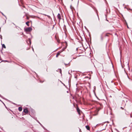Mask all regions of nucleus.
Returning a JSON list of instances; mask_svg holds the SVG:
<instances>
[{"label": "nucleus", "mask_w": 132, "mask_h": 132, "mask_svg": "<svg viewBox=\"0 0 132 132\" xmlns=\"http://www.w3.org/2000/svg\"><path fill=\"white\" fill-rule=\"evenodd\" d=\"M32 29L31 27H28L25 29V31L27 32H29L32 30Z\"/></svg>", "instance_id": "f257e3e1"}, {"label": "nucleus", "mask_w": 132, "mask_h": 132, "mask_svg": "<svg viewBox=\"0 0 132 132\" xmlns=\"http://www.w3.org/2000/svg\"><path fill=\"white\" fill-rule=\"evenodd\" d=\"M23 112L26 113H28V111L27 109H25L23 110Z\"/></svg>", "instance_id": "f03ea898"}, {"label": "nucleus", "mask_w": 132, "mask_h": 132, "mask_svg": "<svg viewBox=\"0 0 132 132\" xmlns=\"http://www.w3.org/2000/svg\"><path fill=\"white\" fill-rule=\"evenodd\" d=\"M57 18L59 19H61V16L60 14H58L57 15Z\"/></svg>", "instance_id": "7ed1b4c3"}, {"label": "nucleus", "mask_w": 132, "mask_h": 132, "mask_svg": "<svg viewBox=\"0 0 132 132\" xmlns=\"http://www.w3.org/2000/svg\"><path fill=\"white\" fill-rule=\"evenodd\" d=\"M77 111L78 112V113H79V114H80V110H79V108H77Z\"/></svg>", "instance_id": "20e7f679"}, {"label": "nucleus", "mask_w": 132, "mask_h": 132, "mask_svg": "<svg viewBox=\"0 0 132 132\" xmlns=\"http://www.w3.org/2000/svg\"><path fill=\"white\" fill-rule=\"evenodd\" d=\"M22 108L21 107H19L18 108V110L20 111H21L22 110Z\"/></svg>", "instance_id": "39448f33"}, {"label": "nucleus", "mask_w": 132, "mask_h": 132, "mask_svg": "<svg viewBox=\"0 0 132 132\" xmlns=\"http://www.w3.org/2000/svg\"><path fill=\"white\" fill-rule=\"evenodd\" d=\"M86 128L88 130H89L90 129V128L88 126H86Z\"/></svg>", "instance_id": "423d86ee"}, {"label": "nucleus", "mask_w": 132, "mask_h": 132, "mask_svg": "<svg viewBox=\"0 0 132 132\" xmlns=\"http://www.w3.org/2000/svg\"><path fill=\"white\" fill-rule=\"evenodd\" d=\"M29 21H28L26 23V24H27V26H29Z\"/></svg>", "instance_id": "0eeeda50"}, {"label": "nucleus", "mask_w": 132, "mask_h": 132, "mask_svg": "<svg viewBox=\"0 0 132 132\" xmlns=\"http://www.w3.org/2000/svg\"><path fill=\"white\" fill-rule=\"evenodd\" d=\"M2 47H4V48H6V47H5V45H4V44H3L2 45Z\"/></svg>", "instance_id": "6e6552de"}, {"label": "nucleus", "mask_w": 132, "mask_h": 132, "mask_svg": "<svg viewBox=\"0 0 132 132\" xmlns=\"http://www.w3.org/2000/svg\"><path fill=\"white\" fill-rule=\"evenodd\" d=\"M60 53L59 52L56 55V57H57L58 56L60 55Z\"/></svg>", "instance_id": "1a4fd4ad"}, {"label": "nucleus", "mask_w": 132, "mask_h": 132, "mask_svg": "<svg viewBox=\"0 0 132 132\" xmlns=\"http://www.w3.org/2000/svg\"><path fill=\"white\" fill-rule=\"evenodd\" d=\"M121 108L122 109H123V108H122V107H121Z\"/></svg>", "instance_id": "9d476101"}, {"label": "nucleus", "mask_w": 132, "mask_h": 132, "mask_svg": "<svg viewBox=\"0 0 132 132\" xmlns=\"http://www.w3.org/2000/svg\"><path fill=\"white\" fill-rule=\"evenodd\" d=\"M106 36H108V35H107V34H106Z\"/></svg>", "instance_id": "9b49d317"}, {"label": "nucleus", "mask_w": 132, "mask_h": 132, "mask_svg": "<svg viewBox=\"0 0 132 132\" xmlns=\"http://www.w3.org/2000/svg\"><path fill=\"white\" fill-rule=\"evenodd\" d=\"M124 101H123L122 102V103H123V102L124 103Z\"/></svg>", "instance_id": "f8f14e48"}, {"label": "nucleus", "mask_w": 132, "mask_h": 132, "mask_svg": "<svg viewBox=\"0 0 132 132\" xmlns=\"http://www.w3.org/2000/svg\"><path fill=\"white\" fill-rule=\"evenodd\" d=\"M39 123L40 124V125L42 126V125L41 124H40V123Z\"/></svg>", "instance_id": "ddd939ff"}, {"label": "nucleus", "mask_w": 132, "mask_h": 132, "mask_svg": "<svg viewBox=\"0 0 132 132\" xmlns=\"http://www.w3.org/2000/svg\"><path fill=\"white\" fill-rule=\"evenodd\" d=\"M126 105V104H125L124 106H125Z\"/></svg>", "instance_id": "4468645a"}, {"label": "nucleus", "mask_w": 132, "mask_h": 132, "mask_svg": "<svg viewBox=\"0 0 132 132\" xmlns=\"http://www.w3.org/2000/svg\"><path fill=\"white\" fill-rule=\"evenodd\" d=\"M32 50H33V51L34 50V49H33V48H32Z\"/></svg>", "instance_id": "2eb2a0df"}, {"label": "nucleus", "mask_w": 132, "mask_h": 132, "mask_svg": "<svg viewBox=\"0 0 132 132\" xmlns=\"http://www.w3.org/2000/svg\"><path fill=\"white\" fill-rule=\"evenodd\" d=\"M73 0H72V1Z\"/></svg>", "instance_id": "dca6fc26"}]
</instances>
